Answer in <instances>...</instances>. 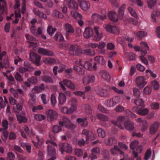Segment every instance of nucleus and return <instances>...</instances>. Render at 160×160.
<instances>
[{"instance_id": "obj_13", "label": "nucleus", "mask_w": 160, "mask_h": 160, "mask_svg": "<svg viewBox=\"0 0 160 160\" xmlns=\"http://www.w3.org/2000/svg\"><path fill=\"white\" fill-rule=\"evenodd\" d=\"M66 99L67 97L66 95L62 92H59L58 96V107H60L61 106L63 105L65 103Z\"/></svg>"}, {"instance_id": "obj_32", "label": "nucleus", "mask_w": 160, "mask_h": 160, "mask_svg": "<svg viewBox=\"0 0 160 160\" xmlns=\"http://www.w3.org/2000/svg\"><path fill=\"white\" fill-rule=\"evenodd\" d=\"M63 120L64 121V125L67 128H71L73 127V124L70 120L66 117H63Z\"/></svg>"}, {"instance_id": "obj_24", "label": "nucleus", "mask_w": 160, "mask_h": 160, "mask_svg": "<svg viewBox=\"0 0 160 160\" xmlns=\"http://www.w3.org/2000/svg\"><path fill=\"white\" fill-rule=\"evenodd\" d=\"M94 60L96 63L101 65H103L105 63V60L103 57L102 56L98 55L95 56Z\"/></svg>"}, {"instance_id": "obj_21", "label": "nucleus", "mask_w": 160, "mask_h": 160, "mask_svg": "<svg viewBox=\"0 0 160 160\" xmlns=\"http://www.w3.org/2000/svg\"><path fill=\"white\" fill-rule=\"evenodd\" d=\"M68 7L72 10H77L78 9V5L75 0H70L68 3Z\"/></svg>"}, {"instance_id": "obj_31", "label": "nucleus", "mask_w": 160, "mask_h": 160, "mask_svg": "<svg viewBox=\"0 0 160 160\" xmlns=\"http://www.w3.org/2000/svg\"><path fill=\"white\" fill-rule=\"evenodd\" d=\"M40 80L44 81L46 83H50L53 82V80L51 77L47 76L44 75L39 77Z\"/></svg>"}, {"instance_id": "obj_58", "label": "nucleus", "mask_w": 160, "mask_h": 160, "mask_svg": "<svg viewBox=\"0 0 160 160\" xmlns=\"http://www.w3.org/2000/svg\"><path fill=\"white\" fill-rule=\"evenodd\" d=\"M28 81L32 83L35 84L37 83L38 82V79L36 77L33 76L28 79Z\"/></svg>"}, {"instance_id": "obj_14", "label": "nucleus", "mask_w": 160, "mask_h": 160, "mask_svg": "<svg viewBox=\"0 0 160 160\" xmlns=\"http://www.w3.org/2000/svg\"><path fill=\"white\" fill-rule=\"evenodd\" d=\"M95 78L93 75H88L84 77L82 79V82L84 85H87L94 82Z\"/></svg>"}, {"instance_id": "obj_1", "label": "nucleus", "mask_w": 160, "mask_h": 160, "mask_svg": "<svg viewBox=\"0 0 160 160\" xmlns=\"http://www.w3.org/2000/svg\"><path fill=\"white\" fill-rule=\"evenodd\" d=\"M61 87L64 91H66L67 89L64 85H65L69 89L74 90L76 89L75 85L70 80L67 79L63 80L62 81H60L59 82Z\"/></svg>"}, {"instance_id": "obj_25", "label": "nucleus", "mask_w": 160, "mask_h": 160, "mask_svg": "<svg viewBox=\"0 0 160 160\" xmlns=\"http://www.w3.org/2000/svg\"><path fill=\"white\" fill-rule=\"evenodd\" d=\"M71 16L76 20H77L82 19V15L79 12L75 10H71Z\"/></svg>"}, {"instance_id": "obj_6", "label": "nucleus", "mask_w": 160, "mask_h": 160, "mask_svg": "<svg viewBox=\"0 0 160 160\" xmlns=\"http://www.w3.org/2000/svg\"><path fill=\"white\" fill-rule=\"evenodd\" d=\"M81 8L83 11H87L90 8V2L86 0H78Z\"/></svg>"}, {"instance_id": "obj_36", "label": "nucleus", "mask_w": 160, "mask_h": 160, "mask_svg": "<svg viewBox=\"0 0 160 160\" xmlns=\"http://www.w3.org/2000/svg\"><path fill=\"white\" fill-rule=\"evenodd\" d=\"M134 34L138 38H142L143 37L146 36L147 35V33L145 31H140L134 32Z\"/></svg>"}, {"instance_id": "obj_4", "label": "nucleus", "mask_w": 160, "mask_h": 160, "mask_svg": "<svg viewBox=\"0 0 160 160\" xmlns=\"http://www.w3.org/2000/svg\"><path fill=\"white\" fill-rule=\"evenodd\" d=\"M40 56L34 52H31L30 54V60L37 66H39L40 65Z\"/></svg>"}, {"instance_id": "obj_62", "label": "nucleus", "mask_w": 160, "mask_h": 160, "mask_svg": "<svg viewBox=\"0 0 160 160\" xmlns=\"http://www.w3.org/2000/svg\"><path fill=\"white\" fill-rule=\"evenodd\" d=\"M77 102V100L76 98H72L68 101V103L70 105H76Z\"/></svg>"}, {"instance_id": "obj_64", "label": "nucleus", "mask_w": 160, "mask_h": 160, "mask_svg": "<svg viewBox=\"0 0 160 160\" xmlns=\"http://www.w3.org/2000/svg\"><path fill=\"white\" fill-rule=\"evenodd\" d=\"M97 117L98 118L103 121H106L108 119V117L106 116L100 114H98Z\"/></svg>"}, {"instance_id": "obj_39", "label": "nucleus", "mask_w": 160, "mask_h": 160, "mask_svg": "<svg viewBox=\"0 0 160 160\" xmlns=\"http://www.w3.org/2000/svg\"><path fill=\"white\" fill-rule=\"evenodd\" d=\"M65 30L68 33H73L74 32V29L70 24H66L65 26Z\"/></svg>"}, {"instance_id": "obj_20", "label": "nucleus", "mask_w": 160, "mask_h": 160, "mask_svg": "<svg viewBox=\"0 0 160 160\" xmlns=\"http://www.w3.org/2000/svg\"><path fill=\"white\" fill-rule=\"evenodd\" d=\"M108 18L110 20L113 22H117L118 21V17L116 12L111 11L108 13Z\"/></svg>"}, {"instance_id": "obj_57", "label": "nucleus", "mask_w": 160, "mask_h": 160, "mask_svg": "<svg viewBox=\"0 0 160 160\" xmlns=\"http://www.w3.org/2000/svg\"><path fill=\"white\" fill-rule=\"evenodd\" d=\"M134 103L136 105L140 106L143 105L144 102L141 99H137L135 100Z\"/></svg>"}, {"instance_id": "obj_26", "label": "nucleus", "mask_w": 160, "mask_h": 160, "mask_svg": "<svg viewBox=\"0 0 160 160\" xmlns=\"http://www.w3.org/2000/svg\"><path fill=\"white\" fill-rule=\"evenodd\" d=\"M106 45V43L103 42H100L98 44V48L99 49L101 50L100 54L103 55L105 54L106 50L105 49H103L105 48Z\"/></svg>"}, {"instance_id": "obj_40", "label": "nucleus", "mask_w": 160, "mask_h": 160, "mask_svg": "<svg viewBox=\"0 0 160 160\" xmlns=\"http://www.w3.org/2000/svg\"><path fill=\"white\" fill-rule=\"evenodd\" d=\"M140 45L142 48V49L141 51H146L147 52V51L149 50V47L148 44L144 42H141L140 43Z\"/></svg>"}, {"instance_id": "obj_53", "label": "nucleus", "mask_w": 160, "mask_h": 160, "mask_svg": "<svg viewBox=\"0 0 160 160\" xmlns=\"http://www.w3.org/2000/svg\"><path fill=\"white\" fill-rule=\"evenodd\" d=\"M119 150L120 149L119 147L117 145H115L113 148H111L110 151L112 154L115 155L118 152Z\"/></svg>"}, {"instance_id": "obj_52", "label": "nucleus", "mask_w": 160, "mask_h": 160, "mask_svg": "<svg viewBox=\"0 0 160 160\" xmlns=\"http://www.w3.org/2000/svg\"><path fill=\"white\" fill-rule=\"evenodd\" d=\"M54 39L58 41H62L64 39V38L62 35L59 33H56L54 37Z\"/></svg>"}, {"instance_id": "obj_35", "label": "nucleus", "mask_w": 160, "mask_h": 160, "mask_svg": "<svg viewBox=\"0 0 160 160\" xmlns=\"http://www.w3.org/2000/svg\"><path fill=\"white\" fill-rule=\"evenodd\" d=\"M86 120L87 118H78L77 119V121L82 126L85 127L88 124V123Z\"/></svg>"}, {"instance_id": "obj_23", "label": "nucleus", "mask_w": 160, "mask_h": 160, "mask_svg": "<svg viewBox=\"0 0 160 160\" xmlns=\"http://www.w3.org/2000/svg\"><path fill=\"white\" fill-rule=\"evenodd\" d=\"M95 91L97 94L100 96L106 97L108 95V92L106 90L100 88H97L96 89Z\"/></svg>"}, {"instance_id": "obj_45", "label": "nucleus", "mask_w": 160, "mask_h": 160, "mask_svg": "<svg viewBox=\"0 0 160 160\" xmlns=\"http://www.w3.org/2000/svg\"><path fill=\"white\" fill-rule=\"evenodd\" d=\"M83 68L88 70H92V63L88 61H85L83 64Z\"/></svg>"}, {"instance_id": "obj_17", "label": "nucleus", "mask_w": 160, "mask_h": 160, "mask_svg": "<svg viewBox=\"0 0 160 160\" xmlns=\"http://www.w3.org/2000/svg\"><path fill=\"white\" fill-rule=\"evenodd\" d=\"M93 35V29L90 27L85 28L83 33V36L87 39H89L92 37Z\"/></svg>"}, {"instance_id": "obj_51", "label": "nucleus", "mask_w": 160, "mask_h": 160, "mask_svg": "<svg viewBox=\"0 0 160 160\" xmlns=\"http://www.w3.org/2000/svg\"><path fill=\"white\" fill-rule=\"evenodd\" d=\"M35 119L38 121H41L45 119L46 117L45 115L39 114H36L34 116Z\"/></svg>"}, {"instance_id": "obj_63", "label": "nucleus", "mask_w": 160, "mask_h": 160, "mask_svg": "<svg viewBox=\"0 0 160 160\" xmlns=\"http://www.w3.org/2000/svg\"><path fill=\"white\" fill-rule=\"evenodd\" d=\"M61 112L63 113L66 114H70L69 108L66 107H63L61 108Z\"/></svg>"}, {"instance_id": "obj_22", "label": "nucleus", "mask_w": 160, "mask_h": 160, "mask_svg": "<svg viewBox=\"0 0 160 160\" xmlns=\"http://www.w3.org/2000/svg\"><path fill=\"white\" fill-rule=\"evenodd\" d=\"M125 128L128 131H132L134 130V127L133 123L131 121H127L124 123Z\"/></svg>"}, {"instance_id": "obj_54", "label": "nucleus", "mask_w": 160, "mask_h": 160, "mask_svg": "<svg viewBox=\"0 0 160 160\" xmlns=\"http://www.w3.org/2000/svg\"><path fill=\"white\" fill-rule=\"evenodd\" d=\"M56 31V29L53 28L51 26H48L47 32L50 35H52Z\"/></svg>"}, {"instance_id": "obj_18", "label": "nucleus", "mask_w": 160, "mask_h": 160, "mask_svg": "<svg viewBox=\"0 0 160 160\" xmlns=\"http://www.w3.org/2000/svg\"><path fill=\"white\" fill-rule=\"evenodd\" d=\"M134 111L136 112L138 114L142 116H145L149 113V110L147 108L139 109L137 107H134L133 108Z\"/></svg>"}, {"instance_id": "obj_44", "label": "nucleus", "mask_w": 160, "mask_h": 160, "mask_svg": "<svg viewBox=\"0 0 160 160\" xmlns=\"http://www.w3.org/2000/svg\"><path fill=\"white\" fill-rule=\"evenodd\" d=\"M17 120L19 123H25L27 121V119L26 117L22 116L21 115L17 114Z\"/></svg>"}, {"instance_id": "obj_42", "label": "nucleus", "mask_w": 160, "mask_h": 160, "mask_svg": "<svg viewBox=\"0 0 160 160\" xmlns=\"http://www.w3.org/2000/svg\"><path fill=\"white\" fill-rule=\"evenodd\" d=\"M98 136L101 138H104L106 136L105 132L102 128H99L97 130Z\"/></svg>"}, {"instance_id": "obj_19", "label": "nucleus", "mask_w": 160, "mask_h": 160, "mask_svg": "<svg viewBox=\"0 0 160 160\" xmlns=\"http://www.w3.org/2000/svg\"><path fill=\"white\" fill-rule=\"evenodd\" d=\"M38 52L40 54L47 56H53L54 55L52 51L41 48L38 49Z\"/></svg>"}, {"instance_id": "obj_16", "label": "nucleus", "mask_w": 160, "mask_h": 160, "mask_svg": "<svg viewBox=\"0 0 160 160\" xmlns=\"http://www.w3.org/2000/svg\"><path fill=\"white\" fill-rule=\"evenodd\" d=\"M47 117L49 121H51L56 118L58 114L55 111L52 110H49L47 112Z\"/></svg>"}, {"instance_id": "obj_28", "label": "nucleus", "mask_w": 160, "mask_h": 160, "mask_svg": "<svg viewBox=\"0 0 160 160\" xmlns=\"http://www.w3.org/2000/svg\"><path fill=\"white\" fill-rule=\"evenodd\" d=\"M43 62L46 64L48 65L56 63V60L53 58H45L43 60Z\"/></svg>"}, {"instance_id": "obj_47", "label": "nucleus", "mask_w": 160, "mask_h": 160, "mask_svg": "<svg viewBox=\"0 0 160 160\" xmlns=\"http://www.w3.org/2000/svg\"><path fill=\"white\" fill-rule=\"evenodd\" d=\"M128 10L131 15L135 18H138V17L135 10L131 7L128 8Z\"/></svg>"}, {"instance_id": "obj_60", "label": "nucleus", "mask_w": 160, "mask_h": 160, "mask_svg": "<svg viewBox=\"0 0 160 160\" xmlns=\"http://www.w3.org/2000/svg\"><path fill=\"white\" fill-rule=\"evenodd\" d=\"M125 55L128 57L130 60H134L136 58L135 54L132 52H126L125 53Z\"/></svg>"}, {"instance_id": "obj_38", "label": "nucleus", "mask_w": 160, "mask_h": 160, "mask_svg": "<svg viewBox=\"0 0 160 160\" xmlns=\"http://www.w3.org/2000/svg\"><path fill=\"white\" fill-rule=\"evenodd\" d=\"M104 142L105 144L108 146H111L113 144H114L116 142V141L114 138H109L108 139H105Z\"/></svg>"}, {"instance_id": "obj_56", "label": "nucleus", "mask_w": 160, "mask_h": 160, "mask_svg": "<svg viewBox=\"0 0 160 160\" xmlns=\"http://www.w3.org/2000/svg\"><path fill=\"white\" fill-rule=\"evenodd\" d=\"M157 0H147L148 7L149 8H152L154 7L157 3Z\"/></svg>"}, {"instance_id": "obj_10", "label": "nucleus", "mask_w": 160, "mask_h": 160, "mask_svg": "<svg viewBox=\"0 0 160 160\" xmlns=\"http://www.w3.org/2000/svg\"><path fill=\"white\" fill-rule=\"evenodd\" d=\"M104 28L108 32L110 33L118 34L120 32L119 30L117 28L110 24L106 25Z\"/></svg>"}, {"instance_id": "obj_27", "label": "nucleus", "mask_w": 160, "mask_h": 160, "mask_svg": "<svg viewBox=\"0 0 160 160\" xmlns=\"http://www.w3.org/2000/svg\"><path fill=\"white\" fill-rule=\"evenodd\" d=\"M159 125V123L155 122L152 124L150 129V133L151 134H154L157 131Z\"/></svg>"}, {"instance_id": "obj_50", "label": "nucleus", "mask_w": 160, "mask_h": 160, "mask_svg": "<svg viewBox=\"0 0 160 160\" xmlns=\"http://www.w3.org/2000/svg\"><path fill=\"white\" fill-rule=\"evenodd\" d=\"M151 88L150 86H147L143 89V94L145 95H148L151 93Z\"/></svg>"}, {"instance_id": "obj_61", "label": "nucleus", "mask_w": 160, "mask_h": 160, "mask_svg": "<svg viewBox=\"0 0 160 160\" xmlns=\"http://www.w3.org/2000/svg\"><path fill=\"white\" fill-rule=\"evenodd\" d=\"M77 47L72 45L70 46L69 48V53L71 55H75L74 52H75Z\"/></svg>"}, {"instance_id": "obj_29", "label": "nucleus", "mask_w": 160, "mask_h": 160, "mask_svg": "<svg viewBox=\"0 0 160 160\" xmlns=\"http://www.w3.org/2000/svg\"><path fill=\"white\" fill-rule=\"evenodd\" d=\"M160 15V12L158 10H155L151 14V16L153 22H157L158 18Z\"/></svg>"}, {"instance_id": "obj_49", "label": "nucleus", "mask_w": 160, "mask_h": 160, "mask_svg": "<svg viewBox=\"0 0 160 160\" xmlns=\"http://www.w3.org/2000/svg\"><path fill=\"white\" fill-rule=\"evenodd\" d=\"M36 138L37 140V142H36L33 140H32V142L34 146L36 148H38L40 147V146L42 144V142L40 141L38 136H37Z\"/></svg>"}, {"instance_id": "obj_41", "label": "nucleus", "mask_w": 160, "mask_h": 160, "mask_svg": "<svg viewBox=\"0 0 160 160\" xmlns=\"http://www.w3.org/2000/svg\"><path fill=\"white\" fill-rule=\"evenodd\" d=\"M45 89V87L43 84H41L39 86H37L35 87L32 90L35 92H41V90H44Z\"/></svg>"}, {"instance_id": "obj_46", "label": "nucleus", "mask_w": 160, "mask_h": 160, "mask_svg": "<svg viewBox=\"0 0 160 160\" xmlns=\"http://www.w3.org/2000/svg\"><path fill=\"white\" fill-rule=\"evenodd\" d=\"M52 15L53 16L59 18H62L64 17L62 13L57 10L53 11Z\"/></svg>"}, {"instance_id": "obj_2", "label": "nucleus", "mask_w": 160, "mask_h": 160, "mask_svg": "<svg viewBox=\"0 0 160 160\" xmlns=\"http://www.w3.org/2000/svg\"><path fill=\"white\" fill-rule=\"evenodd\" d=\"M83 64L82 63V60L79 59L74 62V65L73 68L79 74H82L84 72V70L82 69Z\"/></svg>"}, {"instance_id": "obj_9", "label": "nucleus", "mask_w": 160, "mask_h": 160, "mask_svg": "<svg viewBox=\"0 0 160 160\" xmlns=\"http://www.w3.org/2000/svg\"><path fill=\"white\" fill-rule=\"evenodd\" d=\"M60 150L61 153L63 154L64 151H65L68 153H70L72 151V147L68 143H62L60 145Z\"/></svg>"}, {"instance_id": "obj_12", "label": "nucleus", "mask_w": 160, "mask_h": 160, "mask_svg": "<svg viewBox=\"0 0 160 160\" xmlns=\"http://www.w3.org/2000/svg\"><path fill=\"white\" fill-rule=\"evenodd\" d=\"M126 6L125 5H123L119 9L118 11V13L119 15V18L122 19L125 23L130 21V18L127 17L126 16L123 17L124 14V10Z\"/></svg>"}, {"instance_id": "obj_15", "label": "nucleus", "mask_w": 160, "mask_h": 160, "mask_svg": "<svg viewBox=\"0 0 160 160\" xmlns=\"http://www.w3.org/2000/svg\"><path fill=\"white\" fill-rule=\"evenodd\" d=\"M82 133L85 135L86 139L90 138L93 140L95 139L96 137V135L92 131H88L87 129H84L82 131Z\"/></svg>"}, {"instance_id": "obj_30", "label": "nucleus", "mask_w": 160, "mask_h": 160, "mask_svg": "<svg viewBox=\"0 0 160 160\" xmlns=\"http://www.w3.org/2000/svg\"><path fill=\"white\" fill-rule=\"evenodd\" d=\"M147 52L146 51H141V55L140 56V58L142 62L146 65H148V62L147 60L144 57Z\"/></svg>"}, {"instance_id": "obj_43", "label": "nucleus", "mask_w": 160, "mask_h": 160, "mask_svg": "<svg viewBox=\"0 0 160 160\" xmlns=\"http://www.w3.org/2000/svg\"><path fill=\"white\" fill-rule=\"evenodd\" d=\"M51 103L52 107H54L57 103L56 94H52L50 97Z\"/></svg>"}, {"instance_id": "obj_7", "label": "nucleus", "mask_w": 160, "mask_h": 160, "mask_svg": "<svg viewBox=\"0 0 160 160\" xmlns=\"http://www.w3.org/2000/svg\"><path fill=\"white\" fill-rule=\"evenodd\" d=\"M135 82L138 87L140 89H142L147 83L145 78L142 76L137 77Z\"/></svg>"}, {"instance_id": "obj_8", "label": "nucleus", "mask_w": 160, "mask_h": 160, "mask_svg": "<svg viewBox=\"0 0 160 160\" xmlns=\"http://www.w3.org/2000/svg\"><path fill=\"white\" fill-rule=\"evenodd\" d=\"M47 154L48 158H56V150L51 145H48Z\"/></svg>"}, {"instance_id": "obj_55", "label": "nucleus", "mask_w": 160, "mask_h": 160, "mask_svg": "<svg viewBox=\"0 0 160 160\" xmlns=\"http://www.w3.org/2000/svg\"><path fill=\"white\" fill-rule=\"evenodd\" d=\"M152 87L155 90H158L159 89L160 85L158 81L154 80L152 82Z\"/></svg>"}, {"instance_id": "obj_3", "label": "nucleus", "mask_w": 160, "mask_h": 160, "mask_svg": "<svg viewBox=\"0 0 160 160\" xmlns=\"http://www.w3.org/2000/svg\"><path fill=\"white\" fill-rule=\"evenodd\" d=\"M93 40L96 41H99L103 37V34L99 26H95L93 28Z\"/></svg>"}, {"instance_id": "obj_33", "label": "nucleus", "mask_w": 160, "mask_h": 160, "mask_svg": "<svg viewBox=\"0 0 160 160\" xmlns=\"http://www.w3.org/2000/svg\"><path fill=\"white\" fill-rule=\"evenodd\" d=\"M101 76L104 79L107 81H109L110 79V76L109 73L104 70L101 71L100 72Z\"/></svg>"}, {"instance_id": "obj_37", "label": "nucleus", "mask_w": 160, "mask_h": 160, "mask_svg": "<svg viewBox=\"0 0 160 160\" xmlns=\"http://www.w3.org/2000/svg\"><path fill=\"white\" fill-rule=\"evenodd\" d=\"M83 52L84 54L90 56H94L95 55V52L94 50L91 49H87L83 50Z\"/></svg>"}, {"instance_id": "obj_5", "label": "nucleus", "mask_w": 160, "mask_h": 160, "mask_svg": "<svg viewBox=\"0 0 160 160\" xmlns=\"http://www.w3.org/2000/svg\"><path fill=\"white\" fill-rule=\"evenodd\" d=\"M120 101V98L118 97H115L111 99L106 101L105 104L107 107H112L118 103Z\"/></svg>"}, {"instance_id": "obj_48", "label": "nucleus", "mask_w": 160, "mask_h": 160, "mask_svg": "<svg viewBox=\"0 0 160 160\" xmlns=\"http://www.w3.org/2000/svg\"><path fill=\"white\" fill-rule=\"evenodd\" d=\"M21 146L22 147L25 148L27 151L29 153L31 152V147L30 145L27 143L22 142L21 143Z\"/></svg>"}, {"instance_id": "obj_11", "label": "nucleus", "mask_w": 160, "mask_h": 160, "mask_svg": "<svg viewBox=\"0 0 160 160\" xmlns=\"http://www.w3.org/2000/svg\"><path fill=\"white\" fill-rule=\"evenodd\" d=\"M125 120L124 117L120 116L117 118V121H112V123L114 124L116 126L118 127L119 128L123 130L124 127L121 125Z\"/></svg>"}, {"instance_id": "obj_34", "label": "nucleus", "mask_w": 160, "mask_h": 160, "mask_svg": "<svg viewBox=\"0 0 160 160\" xmlns=\"http://www.w3.org/2000/svg\"><path fill=\"white\" fill-rule=\"evenodd\" d=\"M33 11L35 14L37 15L39 17L45 19L47 18V16L46 14L41 12L39 10L34 9L33 10Z\"/></svg>"}, {"instance_id": "obj_59", "label": "nucleus", "mask_w": 160, "mask_h": 160, "mask_svg": "<svg viewBox=\"0 0 160 160\" xmlns=\"http://www.w3.org/2000/svg\"><path fill=\"white\" fill-rule=\"evenodd\" d=\"M52 131L54 133H58L62 131V128L61 127L55 125L52 128Z\"/></svg>"}]
</instances>
